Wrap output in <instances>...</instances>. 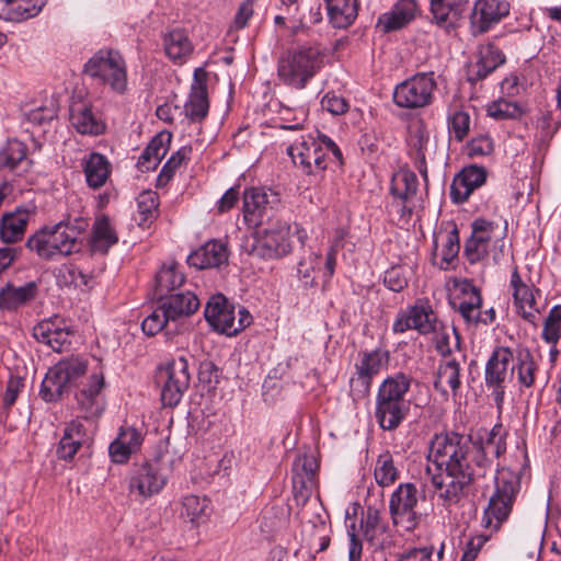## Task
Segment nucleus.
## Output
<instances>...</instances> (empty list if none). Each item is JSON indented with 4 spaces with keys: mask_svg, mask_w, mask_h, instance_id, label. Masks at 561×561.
Here are the masks:
<instances>
[{
    "mask_svg": "<svg viewBox=\"0 0 561 561\" xmlns=\"http://www.w3.org/2000/svg\"><path fill=\"white\" fill-rule=\"evenodd\" d=\"M171 321L167 314L163 306H160L153 310L141 323V329L145 334L152 336L159 333L167 324Z\"/></svg>",
    "mask_w": 561,
    "mask_h": 561,
    "instance_id": "864d4df0",
    "label": "nucleus"
},
{
    "mask_svg": "<svg viewBox=\"0 0 561 561\" xmlns=\"http://www.w3.org/2000/svg\"><path fill=\"white\" fill-rule=\"evenodd\" d=\"M67 387L55 367H53L47 371L42 381L39 394L46 402H54L60 399Z\"/></svg>",
    "mask_w": 561,
    "mask_h": 561,
    "instance_id": "de8ad7c7",
    "label": "nucleus"
},
{
    "mask_svg": "<svg viewBox=\"0 0 561 561\" xmlns=\"http://www.w3.org/2000/svg\"><path fill=\"white\" fill-rule=\"evenodd\" d=\"M385 285L392 291L399 293L408 286V278L401 266H392L385 273Z\"/></svg>",
    "mask_w": 561,
    "mask_h": 561,
    "instance_id": "680f3d73",
    "label": "nucleus"
},
{
    "mask_svg": "<svg viewBox=\"0 0 561 561\" xmlns=\"http://www.w3.org/2000/svg\"><path fill=\"white\" fill-rule=\"evenodd\" d=\"M207 81L208 72L203 67L196 68L188 100L184 104L185 116L192 122H202L208 114Z\"/></svg>",
    "mask_w": 561,
    "mask_h": 561,
    "instance_id": "dca6fc26",
    "label": "nucleus"
},
{
    "mask_svg": "<svg viewBox=\"0 0 561 561\" xmlns=\"http://www.w3.org/2000/svg\"><path fill=\"white\" fill-rule=\"evenodd\" d=\"M511 4L506 0H477L470 13V32L478 36L489 32L508 15Z\"/></svg>",
    "mask_w": 561,
    "mask_h": 561,
    "instance_id": "f8f14e48",
    "label": "nucleus"
},
{
    "mask_svg": "<svg viewBox=\"0 0 561 561\" xmlns=\"http://www.w3.org/2000/svg\"><path fill=\"white\" fill-rule=\"evenodd\" d=\"M191 152V148L182 147L174 152L163 165L159 176V182H169L174 175L175 171L181 167L182 162L187 158Z\"/></svg>",
    "mask_w": 561,
    "mask_h": 561,
    "instance_id": "4d7b16f0",
    "label": "nucleus"
},
{
    "mask_svg": "<svg viewBox=\"0 0 561 561\" xmlns=\"http://www.w3.org/2000/svg\"><path fill=\"white\" fill-rule=\"evenodd\" d=\"M561 331V306H553L547 316L543 330L542 339L550 344H556L560 339Z\"/></svg>",
    "mask_w": 561,
    "mask_h": 561,
    "instance_id": "3c124183",
    "label": "nucleus"
},
{
    "mask_svg": "<svg viewBox=\"0 0 561 561\" xmlns=\"http://www.w3.org/2000/svg\"><path fill=\"white\" fill-rule=\"evenodd\" d=\"M70 123L82 135L99 136L105 129L103 122L93 114L91 105L81 100L70 105Z\"/></svg>",
    "mask_w": 561,
    "mask_h": 561,
    "instance_id": "b1692460",
    "label": "nucleus"
},
{
    "mask_svg": "<svg viewBox=\"0 0 561 561\" xmlns=\"http://www.w3.org/2000/svg\"><path fill=\"white\" fill-rule=\"evenodd\" d=\"M505 450L506 442L501 424L494 425L480 439L458 432L435 434L430 443L427 458L437 473H432L431 467H427V473L432 476L438 496L447 505L458 503L471 483L492 470L490 456L499 458Z\"/></svg>",
    "mask_w": 561,
    "mask_h": 561,
    "instance_id": "f257e3e1",
    "label": "nucleus"
},
{
    "mask_svg": "<svg viewBox=\"0 0 561 561\" xmlns=\"http://www.w3.org/2000/svg\"><path fill=\"white\" fill-rule=\"evenodd\" d=\"M430 3L435 23L449 32L458 27L468 0H430Z\"/></svg>",
    "mask_w": 561,
    "mask_h": 561,
    "instance_id": "5701e85b",
    "label": "nucleus"
},
{
    "mask_svg": "<svg viewBox=\"0 0 561 561\" xmlns=\"http://www.w3.org/2000/svg\"><path fill=\"white\" fill-rule=\"evenodd\" d=\"M513 353L508 347H496L485 365L484 380L492 389L494 400L500 405L504 398L505 382L513 377Z\"/></svg>",
    "mask_w": 561,
    "mask_h": 561,
    "instance_id": "9b49d317",
    "label": "nucleus"
},
{
    "mask_svg": "<svg viewBox=\"0 0 561 561\" xmlns=\"http://www.w3.org/2000/svg\"><path fill=\"white\" fill-rule=\"evenodd\" d=\"M486 181V172L482 167L463 168L453 180L450 198L456 204L465 203L472 192Z\"/></svg>",
    "mask_w": 561,
    "mask_h": 561,
    "instance_id": "6ab92c4d",
    "label": "nucleus"
},
{
    "mask_svg": "<svg viewBox=\"0 0 561 561\" xmlns=\"http://www.w3.org/2000/svg\"><path fill=\"white\" fill-rule=\"evenodd\" d=\"M470 156H488L493 151V141L489 136L473 138L468 146Z\"/></svg>",
    "mask_w": 561,
    "mask_h": 561,
    "instance_id": "774afa93",
    "label": "nucleus"
},
{
    "mask_svg": "<svg viewBox=\"0 0 561 561\" xmlns=\"http://www.w3.org/2000/svg\"><path fill=\"white\" fill-rule=\"evenodd\" d=\"M41 233L44 239L37 238V256L50 260L57 255H69L81 249V231L78 227L58 222L50 231L46 227L43 228Z\"/></svg>",
    "mask_w": 561,
    "mask_h": 561,
    "instance_id": "6e6552de",
    "label": "nucleus"
},
{
    "mask_svg": "<svg viewBox=\"0 0 561 561\" xmlns=\"http://www.w3.org/2000/svg\"><path fill=\"white\" fill-rule=\"evenodd\" d=\"M318 47L300 46L284 53L277 62L278 78L287 85L304 89L321 67Z\"/></svg>",
    "mask_w": 561,
    "mask_h": 561,
    "instance_id": "7ed1b4c3",
    "label": "nucleus"
},
{
    "mask_svg": "<svg viewBox=\"0 0 561 561\" xmlns=\"http://www.w3.org/2000/svg\"><path fill=\"white\" fill-rule=\"evenodd\" d=\"M117 241L118 237L112 228L108 218L102 217L101 219H98L93 228L91 250L93 252L105 254L112 245L117 243Z\"/></svg>",
    "mask_w": 561,
    "mask_h": 561,
    "instance_id": "79ce46f5",
    "label": "nucleus"
},
{
    "mask_svg": "<svg viewBox=\"0 0 561 561\" xmlns=\"http://www.w3.org/2000/svg\"><path fill=\"white\" fill-rule=\"evenodd\" d=\"M156 380L158 385H161L163 405L170 408L178 405L190 386L191 376L187 359L180 356L172 359L164 367H160Z\"/></svg>",
    "mask_w": 561,
    "mask_h": 561,
    "instance_id": "1a4fd4ad",
    "label": "nucleus"
},
{
    "mask_svg": "<svg viewBox=\"0 0 561 561\" xmlns=\"http://www.w3.org/2000/svg\"><path fill=\"white\" fill-rule=\"evenodd\" d=\"M54 367L67 386L83 376L87 371L85 360L78 357L61 360Z\"/></svg>",
    "mask_w": 561,
    "mask_h": 561,
    "instance_id": "09e8293b",
    "label": "nucleus"
},
{
    "mask_svg": "<svg viewBox=\"0 0 561 561\" xmlns=\"http://www.w3.org/2000/svg\"><path fill=\"white\" fill-rule=\"evenodd\" d=\"M159 301L171 321L193 314L201 305L199 299L192 291L170 294Z\"/></svg>",
    "mask_w": 561,
    "mask_h": 561,
    "instance_id": "c756f323",
    "label": "nucleus"
},
{
    "mask_svg": "<svg viewBox=\"0 0 561 561\" xmlns=\"http://www.w3.org/2000/svg\"><path fill=\"white\" fill-rule=\"evenodd\" d=\"M170 139V134L154 136L138 159L139 168L146 171L156 169L168 151Z\"/></svg>",
    "mask_w": 561,
    "mask_h": 561,
    "instance_id": "4c0bfd02",
    "label": "nucleus"
},
{
    "mask_svg": "<svg viewBox=\"0 0 561 561\" xmlns=\"http://www.w3.org/2000/svg\"><path fill=\"white\" fill-rule=\"evenodd\" d=\"M205 319L218 332L228 336L237 334L234 307L229 304L228 299L217 294L213 296L205 307Z\"/></svg>",
    "mask_w": 561,
    "mask_h": 561,
    "instance_id": "a211bd4d",
    "label": "nucleus"
},
{
    "mask_svg": "<svg viewBox=\"0 0 561 561\" xmlns=\"http://www.w3.org/2000/svg\"><path fill=\"white\" fill-rule=\"evenodd\" d=\"M187 263L199 270L225 265L228 263L227 244L221 240L208 241L188 255Z\"/></svg>",
    "mask_w": 561,
    "mask_h": 561,
    "instance_id": "4be33fe9",
    "label": "nucleus"
},
{
    "mask_svg": "<svg viewBox=\"0 0 561 561\" xmlns=\"http://www.w3.org/2000/svg\"><path fill=\"white\" fill-rule=\"evenodd\" d=\"M318 139L312 137L306 139L301 136L300 141H295L287 148V153L294 164L301 168L302 172L308 175L316 174L312 152L318 150Z\"/></svg>",
    "mask_w": 561,
    "mask_h": 561,
    "instance_id": "473e14b6",
    "label": "nucleus"
},
{
    "mask_svg": "<svg viewBox=\"0 0 561 561\" xmlns=\"http://www.w3.org/2000/svg\"><path fill=\"white\" fill-rule=\"evenodd\" d=\"M330 22L334 27H348L358 14L357 0H324Z\"/></svg>",
    "mask_w": 561,
    "mask_h": 561,
    "instance_id": "72a5a7b5",
    "label": "nucleus"
},
{
    "mask_svg": "<svg viewBox=\"0 0 561 561\" xmlns=\"http://www.w3.org/2000/svg\"><path fill=\"white\" fill-rule=\"evenodd\" d=\"M142 443L141 434L134 427L122 428L108 447L110 456L116 463H125Z\"/></svg>",
    "mask_w": 561,
    "mask_h": 561,
    "instance_id": "bb28decb",
    "label": "nucleus"
},
{
    "mask_svg": "<svg viewBox=\"0 0 561 561\" xmlns=\"http://www.w3.org/2000/svg\"><path fill=\"white\" fill-rule=\"evenodd\" d=\"M37 343L50 347L54 352H62L70 344L71 332L56 325L53 321H42L37 324Z\"/></svg>",
    "mask_w": 561,
    "mask_h": 561,
    "instance_id": "2f4dec72",
    "label": "nucleus"
},
{
    "mask_svg": "<svg viewBox=\"0 0 561 561\" xmlns=\"http://www.w3.org/2000/svg\"><path fill=\"white\" fill-rule=\"evenodd\" d=\"M319 465L313 456H300L293 463V492L299 505H305L316 486Z\"/></svg>",
    "mask_w": 561,
    "mask_h": 561,
    "instance_id": "4468645a",
    "label": "nucleus"
},
{
    "mask_svg": "<svg viewBox=\"0 0 561 561\" xmlns=\"http://www.w3.org/2000/svg\"><path fill=\"white\" fill-rule=\"evenodd\" d=\"M443 554V549H440L436 556V560L432 558L433 548L432 547H423V548H413L402 553L399 561H439Z\"/></svg>",
    "mask_w": 561,
    "mask_h": 561,
    "instance_id": "69168bd1",
    "label": "nucleus"
},
{
    "mask_svg": "<svg viewBox=\"0 0 561 561\" xmlns=\"http://www.w3.org/2000/svg\"><path fill=\"white\" fill-rule=\"evenodd\" d=\"M511 286L513 287V298L518 313L528 322L535 323L539 313L535 297L531 288L522 280L517 268L512 273Z\"/></svg>",
    "mask_w": 561,
    "mask_h": 561,
    "instance_id": "a878e982",
    "label": "nucleus"
},
{
    "mask_svg": "<svg viewBox=\"0 0 561 561\" xmlns=\"http://www.w3.org/2000/svg\"><path fill=\"white\" fill-rule=\"evenodd\" d=\"M434 333L435 350L444 359L460 357L466 362V354L461 352V337L456 328L442 327Z\"/></svg>",
    "mask_w": 561,
    "mask_h": 561,
    "instance_id": "7c9ffc66",
    "label": "nucleus"
},
{
    "mask_svg": "<svg viewBox=\"0 0 561 561\" xmlns=\"http://www.w3.org/2000/svg\"><path fill=\"white\" fill-rule=\"evenodd\" d=\"M87 183L90 187L103 186L110 175V163L101 153H91L84 163Z\"/></svg>",
    "mask_w": 561,
    "mask_h": 561,
    "instance_id": "a19ab883",
    "label": "nucleus"
},
{
    "mask_svg": "<svg viewBox=\"0 0 561 561\" xmlns=\"http://www.w3.org/2000/svg\"><path fill=\"white\" fill-rule=\"evenodd\" d=\"M276 203H278L277 194L272 191L267 193L264 188L259 187L245 190L243 194L244 220L249 225H261Z\"/></svg>",
    "mask_w": 561,
    "mask_h": 561,
    "instance_id": "f3484780",
    "label": "nucleus"
},
{
    "mask_svg": "<svg viewBox=\"0 0 561 561\" xmlns=\"http://www.w3.org/2000/svg\"><path fill=\"white\" fill-rule=\"evenodd\" d=\"M517 374L519 382L529 388L535 381V371L537 364L534 360L531 353L528 350H523L517 356Z\"/></svg>",
    "mask_w": 561,
    "mask_h": 561,
    "instance_id": "8fccbe9b",
    "label": "nucleus"
},
{
    "mask_svg": "<svg viewBox=\"0 0 561 561\" xmlns=\"http://www.w3.org/2000/svg\"><path fill=\"white\" fill-rule=\"evenodd\" d=\"M417 187L416 174L409 169H400L392 176L390 192L403 203H408L415 196Z\"/></svg>",
    "mask_w": 561,
    "mask_h": 561,
    "instance_id": "ea45409f",
    "label": "nucleus"
},
{
    "mask_svg": "<svg viewBox=\"0 0 561 561\" xmlns=\"http://www.w3.org/2000/svg\"><path fill=\"white\" fill-rule=\"evenodd\" d=\"M167 477L161 472L157 462H146L135 466L129 478L130 493H137L147 499L159 493L165 485Z\"/></svg>",
    "mask_w": 561,
    "mask_h": 561,
    "instance_id": "2eb2a0df",
    "label": "nucleus"
},
{
    "mask_svg": "<svg viewBox=\"0 0 561 561\" xmlns=\"http://www.w3.org/2000/svg\"><path fill=\"white\" fill-rule=\"evenodd\" d=\"M35 298V282H28L23 286H14L7 283L0 288V309L4 311H16L26 306Z\"/></svg>",
    "mask_w": 561,
    "mask_h": 561,
    "instance_id": "c85d7f7f",
    "label": "nucleus"
},
{
    "mask_svg": "<svg viewBox=\"0 0 561 561\" xmlns=\"http://www.w3.org/2000/svg\"><path fill=\"white\" fill-rule=\"evenodd\" d=\"M419 492L411 482L400 483L393 491L389 501V512L393 524L405 531L413 530L420 515L416 513Z\"/></svg>",
    "mask_w": 561,
    "mask_h": 561,
    "instance_id": "9d476101",
    "label": "nucleus"
},
{
    "mask_svg": "<svg viewBox=\"0 0 561 561\" xmlns=\"http://www.w3.org/2000/svg\"><path fill=\"white\" fill-rule=\"evenodd\" d=\"M183 508L190 520L196 522L201 516L205 514L207 508V501L206 499H202L197 495H187L183 500Z\"/></svg>",
    "mask_w": 561,
    "mask_h": 561,
    "instance_id": "13d9d810",
    "label": "nucleus"
},
{
    "mask_svg": "<svg viewBox=\"0 0 561 561\" xmlns=\"http://www.w3.org/2000/svg\"><path fill=\"white\" fill-rule=\"evenodd\" d=\"M185 280L183 272L176 263L169 266H162L156 274L154 296L158 300H163L171 291L179 288Z\"/></svg>",
    "mask_w": 561,
    "mask_h": 561,
    "instance_id": "c9c22d12",
    "label": "nucleus"
},
{
    "mask_svg": "<svg viewBox=\"0 0 561 561\" xmlns=\"http://www.w3.org/2000/svg\"><path fill=\"white\" fill-rule=\"evenodd\" d=\"M84 72L116 93H124L127 89L126 62L118 50H98L84 65Z\"/></svg>",
    "mask_w": 561,
    "mask_h": 561,
    "instance_id": "39448f33",
    "label": "nucleus"
},
{
    "mask_svg": "<svg viewBox=\"0 0 561 561\" xmlns=\"http://www.w3.org/2000/svg\"><path fill=\"white\" fill-rule=\"evenodd\" d=\"M462 359L460 357H453L443 359L437 369V376L434 381V388L442 394L447 396L449 388L454 396L457 394L461 386L460 370Z\"/></svg>",
    "mask_w": 561,
    "mask_h": 561,
    "instance_id": "cd10ccee",
    "label": "nucleus"
},
{
    "mask_svg": "<svg viewBox=\"0 0 561 561\" xmlns=\"http://www.w3.org/2000/svg\"><path fill=\"white\" fill-rule=\"evenodd\" d=\"M84 438L83 425L79 421L70 422L59 442L57 454L59 458L70 460L75 457Z\"/></svg>",
    "mask_w": 561,
    "mask_h": 561,
    "instance_id": "58836bf2",
    "label": "nucleus"
},
{
    "mask_svg": "<svg viewBox=\"0 0 561 561\" xmlns=\"http://www.w3.org/2000/svg\"><path fill=\"white\" fill-rule=\"evenodd\" d=\"M163 46L167 56L182 64L193 51V45L183 30H173L164 35Z\"/></svg>",
    "mask_w": 561,
    "mask_h": 561,
    "instance_id": "e433bc0d",
    "label": "nucleus"
},
{
    "mask_svg": "<svg viewBox=\"0 0 561 561\" xmlns=\"http://www.w3.org/2000/svg\"><path fill=\"white\" fill-rule=\"evenodd\" d=\"M77 400L84 411V419H92L100 415L101 407L98 399L87 396V392H78Z\"/></svg>",
    "mask_w": 561,
    "mask_h": 561,
    "instance_id": "338daca9",
    "label": "nucleus"
},
{
    "mask_svg": "<svg viewBox=\"0 0 561 561\" xmlns=\"http://www.w3.org/2000/svg\"><path fill=\"white\" fill-rule=\"evenodd\" d=\"M436 88L434 72H419L396 87L393 101L402 108H422L433 103Z\"/></svg>",
    "mask_w": 561,
    "mask_h": 561,
    "instance_id": "0eeeda50",
    "label": "nucleus"
},
{
    "mask_svg": "<svg viewBox=\"0 0 561 561\" xmlns=\"http://www.w3.org/2000/svg\"><path fill=\"white\" fill-rule=\"evenodd\" d=\"M436 325L437 317L431 306L415 305L398 313L392 330L394 333H404L413 329L425 335L435 332Z\"/></svg>",
    "mask_w": 561,
    "mask_h": 561,
    "instance_id": "ddd939ff",
    "label": "nucleus"
},
{
    "mask_svg": "<svg viewBox=\"0 0 561 561\" xmlns=\"http://www.w3.org/2000/svg\"><path fill=\"white\" fill-rule=\"evenodd\" d=\"M488 115L497 121L517 117L520 113L519 106L508 100L500 99L492 102L486 108Z\"/></svg>",
    "mask_w": 561,
    "mask_h": 561,
    "instance_id": "5fc2aeb1",
    "label": "nucleus"
},
{
    "mask_svg": "<svg viewBox=\"0 0 561 561\" xmlns=\"http://www.w3.org/2000/svg\"><path fill=\"white\" fill-rule=\"evenodd\" d=\"M470 116L463 111L456 112L449 122V131L458 141H461L469 133Z\"/></svg>",
    "mask_w": 561,
    "mask_h": 561,
    "instance_id": "bf43d9fd",
    "label": "nucleus"
},
{
    "mask_svg": "<svg viewBox=\"0 0 561 561\" xmlns=\"http://www.w3.org/2000/svg\"><path fill=\"white\" fill-rule=\"evenodd\" d=\"M376 482L381 486H389L399 478V470L394 466L392 456L389 453L380 455L374 469Z\"/></svg>",
    "mask_w": 561,
    "mask_h": 561,
    "instance_id": "49530a36",
    "label": "nucleus"
},
{
    "mask_svg": "<svg viewBox=\"0 0 561 561\" xmlns=\"http://www.w3.org/2000/svg\"><path fill=\"white\" fill-rule=\"evenodd\" d=\"M413 378L404 373L388 376L380 383L375 407V419L383 431H394L410 411V401L405 399Z\"/></svg>",
    "mask_w": 561,
    "mask_h": 561,
    "instance_id": "f03ea898",
    "label": "nucleus"
},
{
    "mask_svg": "<svg viewBox=\"0 0 561 561\" xmlns=\"http://www.w3.org/2000/svg\"><path fill=\"white\" fill-rule=\"evenodd\" d=\"M505 62V55L493 44L484 46L480 50L478 61L468 69V81L477 83L484 80L497 67Z\"/></svg>",
    "mask_w": 561,
    "mask_h": 561,
    "instance_id": "393cba45",
    "label": "nucleus"
},
{
    "mask_svg": "<svg viewBox=\"0 0 561 561\" xmlns=\"http://www.w3.org/2000/svg\"><path fill=\"white\" fill-rule=\"evenodd\" d=\"M137 206L142 216L141 220L152 217L159 206L157 193L152 191L142 192L137 198Z\"/></svg>",
    "mask_w": 561,
    "mask_h": 561,
    "instance_id": "052dcab7",
    "label": "nucleus"
},
{
    "mask_svg": "<svg viewBox=\"0 0 561 561\" xmlns=\"http://www.w3.org/2000/svg\"><path fill=\"white\" fill-rule=\"evenodd\" d=\"M320 263L321 255L319 253H310L308 257L302 259L298 263L297 273L305 286L312 287L316 285L314 273Z\"/></svg>",
    "mask_w": 561,
    "mask_h": 561,
    "instance_id": "603ef678",
    "label": "nucleus"
},
{
    "mask_svg": "<svg viewBox=\"0 0 561 561\" xmlns=\"http://www.w3.org/2000/svg\"><path fill=\"white\" fill-rule=\"evenodd\" d=\"M496 226L485 219L479 218L472 222V232L465 244V255L473 264L488 255L489 243Z\"/></svg>",
    "mask_w": 561,
    "mask_h": 561,
    "instance_id": "aec40b11",
    "label": "nucleus"
},
{
    "mask_svg": "<svg viewBox=\"0 0 561 561\" xmlns=\"http://www.w3.org/2000/svg\"><path fill=\"white\" fill-rule=\"evenodd\" d=\"M260 237L248 238L243 249L253 256L260 259H279L290 253V226L287 222H276L271 228L264 229Z\"/></svg>",
    "mask_w": 561,
    "mask_h": 561,
    "instance_id": "423d86ee",
    "label": "nucleus"
},
{
    "mask_svg": "<svg viewBox=\"0 0 561 561\" xmlns=\"http://www.w3.org/2000/svg\"><path fill=\"white\" fill-rule=\"evenodd\" d=\"M459 233L456 228L450 230L445 238V243L442 251V259L445 263L449 264L459 253Z\"/></svg>",
    "mask_w": 561,
    "mask_h": 561,
    "instance_id": "0e129e2a",
    "label": "nucleus"
},
{
    "mask_svg": "<svg viewBox=\"0 0 561 561\" xmlns=\"http://www.w3.org/2000/svg\"><path fill=\"white\" fill-rule=\"evenodd\" d=\"M416 12L415 0H398L389 11L378 18L377 27L383 33L399 31L415 19Z\"/></svg>",
    "mask_w": 561,
    "mask_h": 561,
    "instance_id": "412c9836",
    "label": "nucleus"
},
{
    "mask_svg": "<svg viewBox=\"0 0 561 561\" xmlns=\"http://www.w3.org/2000/svg\"><path fill=\"white\" fill-rule=\"evenodd\" d=\"M321 106L332 115H343L348 110L347 101L334 92H328L323 95Z\"/></svg>",
    "mask_w": 561,
    "mask_h": 561,
    "instance_id": "e2e57ef3",
    "label": "nucleus"
},
{
    "mask_svg": "<svg viewBox=\"0 0 561 561\" xmlns=\"http://www.w3.org/2000/svg\"><path fill=\"white\" fill-rule=\"evenodd\" d=\"M390 354L387 350L375 348L371 351H363L358 354L354 369L369 379H374L383 367L389 364Z\"/></svg>",
    "mask_w": 561,
    "mask_h": 561,
    "instance_id": "f704fd0d",
    "label": "nucleus"
},
{
    "mask_svg": "<svg viewBox=\"0 0 561 561\" xmlns=\"http://www.w3.org/2000/svg\"><path fill=\"white\" fill-rule=\"evenodd\" d=\"M26 146L16 139L8 140L0 149V170H16L26 159Z\"/></svg>",
    "mask_w": 561,
    "mask_h": 561,
    "instance_id": "a18cd8bd",
    "label": "nucleus"
},
{
    "mask_svg": "<svg viewBox=\"0 0 561 561\" xmlns=\"http://www.w3.org/2000/svg\"><path fill=\"white\" fill-rule=\"evenodd\" d=\"M373 380L364 375L354 371L350 379V394L353 401L358 402L369 396Z\"/></svg>",
    "mask_w": 561,
    "mask_h": 561,
    "instance_id": "6e6d98bb",
    "label": "nucleus"
},
{
    "mask_svg": "<svg viewBox=\"0 0 561 561\" xmlns=\"http://www.w3.org/2000/svg\"><path fill=\"white\" fill-rule=\"evenodd\" d=\"M34 0H0V19L22 22L34 16Z\"/></svg>",
    "mask_w": 561,
    "mask_h": 561,
    "instance_id": "c03bdc74",
    "label": "nucleus"
},
{
    "mask_svg": "<svg viewBox=\"0 0 561 561\" xmlns=\"http://www.w3.org/2000/svg\"><path fill=\"white\" fill-rule=\"evenodd\" d=\"M494 480L495 491L484 510L483 522L486 527L497 530L512 511L520 481L519 477L508 469L497 470Z\"/></svg>",
    "mask_w": 561,
    "mask_h": 561,
    "instance_id": "20e7f679",
    "label": "nucleus"
},
{
    "mask_svg": "<svg viewBox=\"0 0 561 561\" xmlns=\"http://www.w3.org/2000/svg\"><path fill=\"white\" fill-rule=\"evenodd\" d=\"M27 225V214L18 211L2 217L0 224V239L5 243L20 240Z\"/></svg>",
    "mask_w": 561,
    "mask_h": 561,
    "instance_id": "37998d69",
    "label": "nucleus"
}]
</instances>
